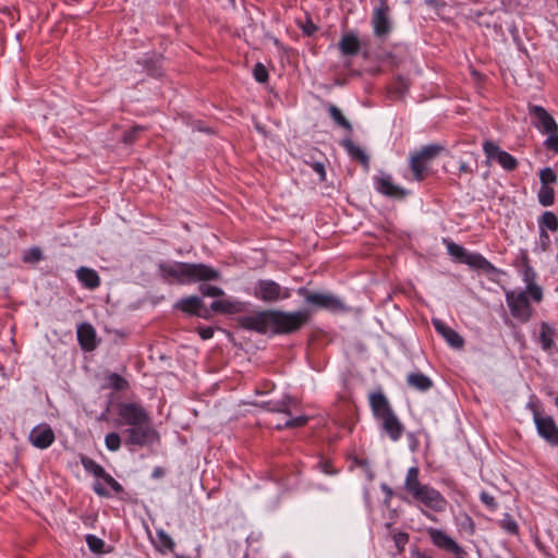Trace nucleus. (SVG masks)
I'll list each match as a JSON object with an SVG mask.
<instances>
[{"mask_svg": "<svg viewBox=\"0 0 558 558\" xmlns=\"http://www.w3.org/2000/svg\"><path fill=\"white\" fill-rule=\"evenodd\" d=\"M539 180L542 185L549 186L550 183H555L557 175L551 168H544L539 172Z\"/></svg>", "mask_w": 558, "mask_h": 558, "instance_id": "obj_42", "label": "nucleus"}, {"mask_svg": "<svg viewBox=\"0 0 558 558\" xmlns=\"http://www.w3.org/2000/svg\"><path fill=\"white\" fill-rule=\"evenodd\" d=\"M534 422L539 436L551 446H558V427L553 417L542 416L538 412H535Z\"/></svg>", "mask_w": 558, "mask_h": 558, "instance_id": "obj_11", "label": "nucleus"}, {"mask_svg": "<svg viewBox=\"0 0 558 558\" xmlns=\"http://www.w3.org/2000/svg\"><path fill=\"white\" fill-rule=\"evenodd\" d=\"M390 7L387 0H378V4L373 11L374 34L377 37H386L391 32V21L389 17Z\"/></svg>", "mask_w": 558, "mask_h": 558, "instance_id": "obj_8", "label": "nucleus"}, {"mask_svg": "<svg viewBox=\"0 0 558 558\" xmlns=\"http://www.w3.org/2000/svg\"><path fill=\"white\" fill-rule=\"evenodd\" d=\"M104 482L109 485L116 493H121L123 490V487L120 483H118L110 474L107 472L101 477Z\"/></svg>", "mask_w": 558, "mask_h": 558, "instance_id": "obj_46", "label": "nucleus"}, {"mask_svg": "<svg viewBox=\"0 0 558 558\" xmlns=\"http://www.w3.org/2000/svg\"><path fill=\"white\" fill-rule=\"evenodd\" d=\"M242 304L229 300H217L210 304V308L216 313L232 314L241 311Z\"/></svg>", "mask_w": 558, "mask_h": 558, "instance_id": "obj_26", "label": "nucleus"}, {"mask_svg": "<svg viewBox=\"0 0 558 558\" xmlns=\"http://www.w3.org/2000/svg\"><path fill=\"white\" fill-rule=\"evenodd\" d=\"M444 149L440 145H427L411 157L410 168L413 171L414 179L422 181L427 163L433 160Z\"/></svg>", "mask_w": 558, "mask_h": 558, "instance_id": "obj_6", "label": "nucleus"}, {"mask_svg": "<svg viewBox=\"0 0 558 558\" xmlns=\"http://www.w3.org/2000/svg\"><path fill=\"white\" fill-rule=\"evenodd\" d=\"M155 544H156L157 549L160 550V551H163L165 549L172 550L173 547H174V542L163 531H158L157 532V539H156Z\"/></svg>", "mask_w": 558, "mask_h": 558, "instance_id": "obj_36", "label": "nucleus"}, {"mask_svg": "<svg viewBox=\"0 0 558 558\" xmlns=\"http://www.w3.org/2000/svg\"><path fill=\"white\" fill-rule=\"evenodd\" d=\"M496 524L509 534L518 533V524L509 513H504V518H498Z\"/></svg>", "mask_w": 558, "mask_h": 558, "instance_id": "obj_35", "label": "nucleus"}, {"mask_svg": "<svg viewBox=\"0 0 558 558\" xmlns=\"http://www.w3.org/2000/svg\"><path fill=\"white\" fill-rule=\"evenodd\" d=\"M413 498L434 510H440L445 504L439 492L426 485L413 495Z\"/></svg>", "mask_w": 558, "mask_h": 558, "instance_id": "obj_12", "label": "nucleus"}, {"mask_svg": "<svg viewBox=\"0 0 558 558\" xmlns=\"http://www.w3.org/2000/svg\"><path fill=\"white\" fill-rule=\"evenodd\" d=\"M523 281L525 282L524 291H529L531 299L539 303L543 300V290L536 284V272L529 265H525L523 270Z\"/></svg>", "mask_w": 558, "mask_h": 558, "instance_id": "obj_20", "label": "nucleus"}, {"mask_svg": "<svg viewBox=\"0 0 558 558\" xmlns=\"http://www.w3.org/2000/svg\"><path fill=\"white\" fill-rule=\"evenodd\" d=\"M77 279L87 288L96 289L100 284V278L96 270L88 267H81L76 270Z\"/></svg>", "mask_w": 558, "mask_h": 558, "instance_id": "obj_23", "label": "nucleus"}, {"mask_svg": "<svg viewBox=\"0 0 558 558\" xmlns=\"http://www.w3.org/2000/svg\"><path fill=\"white\" fill-rule=\"evenodd\" d=\"M482 147H483L484 153L488 157V138L484 140Z\"/></svg>", "mask_w": 558, "mask_h": 558, "instance_id": "obj_57", "label": "nucleus"}, {"mask_svg": "<svg viewBox=\"0 0 558 558\" xmlns=\"http://www.w3.org/2000/svg\"><path fill=\"white\" fill-rule=\"evenodd\" d=\"M433 326L440 333L445 340L454 349H461L464 344L463 338L453 329L448 327L441 319L433 318Z\"/></svg>", "mask_w": 558, "mask_h": 558, "instance_id": "obj_18", "label": "nucleus"}, {"mask_svg": "<svg viewBox=\"0 0 558 558\" xmlns=\"http://www.w3.org/2000/svg\"><path fill=\"white\" fill-rule=\"evenodd\" d=\"M428 3L430 5H434L435 8H438L439 5H444L442 3H440L438 0H428Z\"/></svg>", "mask_w": 558, "mask_h": 558, "instance_id": "obj_59", "label": "nucleus"}, {"mask_svg": "<svg viewBox=\"0 0 558 558\" xmlns=\"http://www.w3.org/2000/svg\"><path fill=\"white\" fill-rule=\"evenodd\" d=\"M256 298L265 302H276L280 299H288L290 292L288 289H282L274 280H259L255 289Z\"/></svg>", "mask_w": 558, "mask_h": 558, "instance_id": "obj_9", "label": "nucleus"}, {"mask_svg": "<svg viewBox=\"0 0 558 558\" xmlns=\"http://www.w3.org/2000/svg\"><path fill=\"white\" fill-rule=\"evenodd\" d=\"M468 170H469L468 165H466V163H464V162H462V163L460 165V171H462V172H466Z\"/></svg>", "mask_w": 558, "mask_h": 558, "instance_id": "obj_61", "label": "nucleus"}, {"mask_svg": "<svg viewBox=\"0 0 558 558\" xmlns=\"http://www.w3.org/2000/svg\"><path fill=\"white\" fill-rule=\"evenodd\" d=\"M94 492L101 497H108L109 494L100 483L94 485Z\"/></svg>", "mask_w": 558, "mask_h": 558, "instance_id": "obj_53", "label": "nucleus"}, {"mask_svg": "<svg viewBox=\"0 0 558 558\" xmlns=\"http://www.w3.org/2000/svg\"><path fill=\"white\" fill-rule=\"evenodd\" d=\"M31 442L40 449L48 448L54 440V433L49 425H39L29 434Z\"/></svg>", "mask_w": 558, "mask_h": 558, "instance_id": "obj_15", "label": "nucleus"}, {"mask_svg": "<svg viewBox=\"0 0 558 558\" xmlns=\"http://www.w3.org/2000/svg\"><path fill=\"white\" fill-rule=\"evenodd\" d=\"M376 189L379 193L397 199L404 198L408 195V192L403 187L393 184L390 175L377 178Z\"/></svg>", "mask_w": 558, "mask_h": 558, "instance_id": "obj_16", "label": "nucleus"}, {"mask_svg": "<svg viewBox=\"0 0 558 558\" xmlns=\"http://www.w3.org/2000/svg\"><path fill=\"white\" fill-rule=\"evenodd\" d=\"M447 248L448 253L458 262L465 263L475 267L482 266V264L484 263L483 257H481L480 255L468 254L462 246L453 242H448Z\"/></svg>", "mask_w": 558, "mask_h": 558, "instance_id": "obj_19", "label": "nucleus"}, {"mask_svg": "<svg viewBox=\"0 0 558 558\" xmlns=\"http://www.w3.org/2000/svg\"><path fill=\"white\" fill-rule=\"evenodd\" d=\"M513 333H514L515 340L520 343L521 348H525V340H524V336L522 335V332L519 329H515Z\"/></svg>", "mask_w": 558, "mask_h": 558, "instance_id": "obj_55", "label": "nucleus"}, {"mask_svg": "<svg viewBox=\"0 0 558 558\" xmlns=\"http://www.w3.org/2000/svg\"><path fill=\"white\" fill-rule=\"evenodd\" d=\"M145 131V126L134 125L129 131H124L121 136V142L129 146L132 145L140 136L142 132Z\"/></svg>", "mask_w": 558, "mask_h": 558, "instance_id": "obj_34", "label": "nucleus"}, {"mask_svg": "<svg viewBox=\"0 0 558 558\" xmlns=\"http://www.w3.org/2000/svg\"><path fill=\"white\" fill-rule=\"evenodd\" d=\"M555 403L558 407V397L555 399Z\"/></svg>", "mask_w": 558, "mask_h": 558, "instance_id": "obj_64", "label": "nucleus"}, {"mask_svg": "<svg viewBox=\"0 0 558 558\" xmlns=\"http://www.w3.org/2000/svg\"><path fill=\"white\" fill-rule=\"evenodd\" d=\"M545 146L549 150L558 153V134L551 133L548 138L545 141Z\"/></svg>", "mask_w": 558, "mask_h": 558, "instance_id": "obj_49", "label": "nucleus"}, {"mask_svg": "<svg viewBox=\"0 0 558 558\" xmlns=\"http://www.w3.org/2000/svg\"><path fill=\"white\" fill-rule=\"evenodd\" d=\"M253 75L258 83H265L268 80V71L262 63L255 64Z\"/></svg>", "mask_w": 558, "mask_h": 558, "instance_id": "obj_44", "label": "nucleus"}, {"mask_svg": "<svg viewBox=\"0 0 558 558\" xmlns=\"http://www.w3.org/2000/svg\"><path fill=\"white\" fill-rule=\"evenodd\" d=\"M81 463L84 466L85 471L92 473L94 476L98 478H101L106 473L105 469L100 464H98L96 461L88 457L83 456L81 458Z\"/></svg>", "mask_w": 558, "mask_h": 558, "instance_id": "obj_31", "label": "nucleus"}, {"mask_svg": "<svg viewBox=\"0 0 558 558\" xmlns=\"http://www.w3.org/2000/svg\"><path fill=\"white\" fill-rule=\"evenodd\" d=\"M472 75L476 78H481V74L476 70H472Z\"/></svg>", "mask_w": 558, "mask_h": 558, "instance_id": "obj_62", "label": "nucleus"}, {"mask_svg": "<svg viewBox=\"0 0 558 558\" xmlns=\"http://www.w3.org/2000/svg\"><path fill=\"white\" fill-rule=\"evenodd\" d=\"M144 66L146 68L148 74L151 76L157 77L161 74L160 68H159V64L157 61L145 60Z\"/></svg>", "mask_w": 558, "mask_h": 558, "instance_id": "obj_45", "label": "nucleus"}, {"mask_svg": "<svg viewBox=\"0 0 558 558\" xmlns=\"http://www.w3.org/2000/svg\"><path fill=\"white\" fill-rule=\"evenodd\" d=\"M76 333L78 343L84 351L90 352L97 348L98 340L96 331L90 324L83 323L78 325Z\"/></svg>", "mask_w": 558, "mask_h": 558, "instance_id": "obj_14", "label": "nucleus"}, {"mask_svg": "<svg viewBox=\"0 0 558 558\" xmlns=\"http://www.w3.org/2000/svg\"><path fill=\"white\" fill-rule=\"evenodd\" d=\"M163 474H165L163 469H162V468H160V466H157V468H155V469H154V471H153V474H151V475H153V477H154V478H160V477H162V476H163Z\"/></svg>", "mask_w": 558, "mask_h": 558, "instance_id": "obj_56", "label": "nucleus"}, {"mask_svg": "<svg viewBox=\"0 0 558 558\" xmlns=\"http://www.w3.org/2000/svg\"><path fill=\"white\" fill-rule=\"evenodd\" d=\"M119 415L122 417L124 424L129 425L130 427L150 421V417L145 409L134 402L120 404Z\"/></svg>", "mask_w": 558, "mask_h": 558, "instance_id": "obj_10", "label": "nucleus"}, {"mask_svg": "<svg viewBox=\"0 0 558 558\" xmlns=\"http://www.w3.org/2000/svg\"><path fill=\"white\" fill-rule=\"evenodd\" d=\"M308 421L307 416H298L294 418L287 420L283 424L277 425L278 429L281 428H296L305 425Z\"/></svg>", "mask_w": 558, "mask_h": 558, "instance_id": "obj_40", "label": "nucleus"}, {"mask_svg": "<svg viewBox=\"0 0 558 558\" xmlns=\"http://www.w3.org/2000/svg\"><path fill=\"white\" fill-rule=\"evenodd\" d=\"M105 444L108 450L117 451L121 446V438L118 433H109L105 437Z\"/></svg>", "mask_w": 558, "mask_h": 558, "instance_id": "obj_39", "label": "nucleus"}, {"mask_svg": "<svg viewBox=\"0 0 558 558\" xmlns=\"http://www.w3.org/2000/svg\"><path fill=\"white\" fill-rule=\"evenodd\" d=\"M554 336L555 329L550 327L547 323L543 322L541 324V333H539V342L543 350L548 351L554 345Z\"/></svg>", "mask_w": 558, "mask_h": 558, "instance_id": "obj_30", "label": "nucleus"}, {"mask_svg": "<svg viewBox=\"0 0 558 558\" xmlns=\"http://www.w3.org/2000/svg\"><path fill=\"white\" fill-rule=\"evenodd\" d=\"M303 32L306 34V35H312L316 32L317 27L311 22L308 21L305 25H303Z\"/></svg>", "mask_w": 558, "mask_h": 558, "instance_id": "obj_54", "label": "nucleus"}, {"mask_svg": "<svg viewBox=\"0 0 558 558\" xmlns=\"http://www.w3.org/2000/svg\"><path fill=\"white\" fill-rule=\"evenodd\" d=\"M393 541H395V544H396L397 548L399 550H403L405 544L409 541V535L407 533L399 532V533L393 535Z\"/></svg>", "mask_w": 558, "mask_h": 558, "instance_id": "obj_47", "label": "nucleus"}, {"mask_svg": "<svg viewBox=\"0 0 558 558\" xmlns=\"http://www.w3.org/2000/svg\"><path fill=\"white\" fill-rule=\"evenodd\" d=\"M298 294L304 296L306 303L319 308L332 312H342L347 308L340 299L330 293L311 292L306 288H299Z\"/></svg>", "mask_w": 558, "mask_h": 558, "instance_id": "obj_5", "label": "nucleus"}, {"mask_svg": "<svg viewBox=\"0 0 558 558\" xmlns=\"http://www.w3.org/2000/svg\"><path fill=\"white\" fill-rule=\"evenodd\" d=\"M490 161L497 162L504 170L511 172L518 168V160L499 146L490 143Z\"/></svg>", "mask_w": 558, "mask_h": 558, "instance_id": "obj_17", "label": "nucleus"}, {"mask_svg": "<svg viewBox=\"0 0 558 558\" xmlns=\"http://www.w3.org/2000/svg\"><path fill=\"white\" fill-rule=\"evenodd\" d=\"M175 307L189 314L206 317L205 314L201 313L203 307L202 299L196 295L187 296L181 300L177 303Z\"/></svg>", "mask_w": 558, "mask_h": 558, "instance_id": "obj_22", "label": "nucleus"}, {"mask_svg": "<svg viewBox=\"0 0 558 558\" xmlns=\"http://www.w3.org/2000/svg\"><path fill=\"white\" fill-rule=\"evenodd\" d=\"M529 291H508L506 293L507 304L510 308L511 315L520 320L526 323L533 314V310L529 301Z\"/></svg>", "mask_w": 558, "mask_h": 558, "instance_id": "obj_4", "label": "nucleus"}, {"mask_svg": "<svg viewBox=\"0 0 558 558\" xmlns=\"http://www.w3.org/2000/svg\"><path fill=\"white\" fill-rule=\"evenodd\" d=\"M291 401V398L284 395L280 399L264 401L259 405L271 412H280L291 415L289 411V404Z\"/></svg>", "mask_w": 558, "mask_h": 558, "instance_id": "obj_24", "label": "nucleus"}, {"mask_svg": "<svg viewBox=\"0 0 558 558\" xmlns=\"http://www.w3.org/2000/svg\"><path fill=\"white\" fill-rule=\"evenodd\" d=\"M418 469L416 466H412L409 469L405 477L404 487L412 496L424 486L418 480Z\"/></svg>", "mask_w": 558, "mask_h": 558, "instance_id": "obj_28", "label": "nucleus"}, {"mask_svg": "<svg viewBox=\"0 0 558 558\" xmlns=\"http://www.w3.org/2000/svg\"><path fill=\"white\" fill-rule=\"evenodd\" d=\"M256 129L259 131V132H264L263 128L259 126V125H256Z\"/></svg>", "mask_w": 558, "mask_h": 558, "instance_id": "obj_63", "label": "nucleus"}, {"mask_svg": "<svg viewBox=\"0 0 558 558\" xmlns=\"http://www.w3.org/2000/svg\"><path fill=\"white\" fill-rule=\"evenodd\" d=\"M126 442L140 447L150 445L158 440V434L153 428L150 421L131 426L126 429Z\"/></svg>", "mask_w": 558, "mask_h": 558, "instance_id": "obj_7", "label": "nucleus"}, {"mask_svg": "<svg viewBox=\"0 0 558 558\" xmlns=\"http://www.w3.org/2000/svg\"><path fill=\"white\" fill-rule=\"evenodd\" d=\"M428 533L433 543L439 548L446 549L456 555H460L462 553V548L442 531L430 529Z\"/></svg>", "mask_w": 558, "mask_h": 558, "instance_id": "obj_21", "label": "nucleus"}, {"mask_svg": "<svg viewBox=\"0 0 558 558\" xmlns=\"http://www.w3.org/2000/svg\"><path fill=\"white\" fill-rule=\"evenodd\" d=\"M313 169L315 170V172H317L320 177V180L324 181L325 180V177H326V172H325V166L324 163L322 162H315L313 165Z\"/></svg>", "mask_w": 558, "mask_h": 558, "instance_id": "obj_52", "label": "nucleus"}, {"mask_svg": "<svg viewBox=\"0 0 558 558\" xmlns=\"http://www.w3.org/2000/svg\"><path fill=\"white\" fill-rule=\"evenodd\" d=\"M409 386L420 391H426L433 386V381L422 373H411L408 375Z\"/></svg>", "mask_w": 558, "mask_h": 558, "instance_id": "obj_27", "label": "nucleus"}, {"mask_svg": "<svg viewBox=\"0 0 558 558\" xmlns=\"http://www.w3.org/2000/svg\"><path fill=\"white\" fill-rule=\"evenodd\" d=\"M530 113L537 120L536 126L545 133H557L558 125L554 118L541 106H531Z\"/></svg>", "mask_w": 558, "mask_h": 558, "instance_id": "obj_13", "label": "nucleus"}, {"mask_svg": "<svg viewBox=\"0 0 558 558\" xmlns=\"http://www.w3.org/2000/svg\"><path fill=\"white\" fill-rule=\"evenodd\" d=\"M343 146L345 147L347 151L349 153V155L354 158V159H357L361 163H363L366 168L368 167V163H369V158L368 156L365 154V151L356 146L351 140L349 138H345L343 142H342Z\"/></svg>", "mask_w": 558, "mask_h": 558, "instance_id": "obj_29", "label": "nucleus"}, {"mask_svg": "<svg viewBox=\"0 0 558 558\" xmlns=\"http://www.w3.org/2000/svg\"><path fill=\"white\" fill-rule=\"evenodd\" d=\"M360 47V41L353 34H345L339 43V49L344 56H355Z\"/></svg>", "mask_w": 558, "mask_h": 558, "instance_id": "obj_25", "label": "nucleus"}, {"mask_svg": "<svg viewBox=\"0 0 558 558\" xmlns=\"http://www.w3.org/2000/svg\"><path fill=\"white\" fill-rule=\"evenodd\" d=\"M490 511L493 512V518H490V521L493 520L495 523L498 522V518H504L505 511H502L499 508V505L494 501V498L490 497Z\"/></svg>", "mask_w": 558, "mask_h": 558, "instance_id": "obj_48", "label": "nucleus"}, {"mask_svg": "<svg viewBox=\"0 0 558 558\" xmlns=\"http://www.w3.org/2000/svg\"><path fill=\"white\" fill-rule=\"evenodd\" d=\"M328 111H329L330 117L337 124L344 128L349 132L352 131L351 123L344 118L341 110L337 106L330 105L328 108Z\"/></svg>", "mask_w": 558, "mask_h": 558, "instance_id": "obj_32", "label": "nucleus"}, {"mask_svg": "<svg viewBox=\"0 0 558 558\" xmlns=\"http://www.w3.org/2000/svg\"><path fill=\"white\" fill-rule=\"evenodd\" d=\"M369 404L374 416L381 421V427L392 441L400 439L404 427L393 413L387 398L381 392L369 396Z\"/></svg>", "mask_w": 558, "mask_h": 558, "instance_id": "obj_3", "label": "nucleus"}, {"mask_svg": "<svg viewBox=\"0 0 558 558\" xmlns=\"http://www.w3.org/2000/svg\"><path fill=\"white\" fill-rule=\"evenodd\" d=\"M541 230L548 229L556 231L558 229V219L553 211H545L539 221Z\"/></svg>", "mask_w": 558, "mask_h": 558, "instance_id": "obj_33", "label": "nucleus"}, {"mask_svg": "<svg viewBox=\"0 0 558 558\" xmlns=\"http://www.w3.org/2000/svg\"><path fill=\"white\" fill-rule=\"evenodd\" d=\"M43 258V253L39 247H32L25 252L23 256V262L28 264H34L39 262Z\"/></svg>", "mask_w": 558, "mask_h": 558, "instance_id": "obj_41", "label": "nucleus"}, {"mask_svg": "<svg viewBox=\"0 0 558 558\" xmlns=\"http://www.w3.org/2000/svg\"><path fill=\"white\" fill-rule=\"evenodd\" d=\"M481 499L483 500L484 504L488 505V493L483 492L481 494Z\"/></svg>", "mask_w": 558, "mask_h": 558, "instance_id": "obj_58", "label": "nucleus"}, {"mask_svg": "<svg viewBox=\"0 0 558 558\" xmlns=\"http://www.w3.org/2000/svg\"><path fill=\"white\" fill-rule=\"evenodd\" d=\"M310 312L306 310L296 312H283L278 310H265L236 318L238 325L246 330L262 335H288L300 330L310 320Z\"/></svg>", "mask_w": 558, "mask_h": 558, "instance_id": "obj_1", "label": "nucleus"}, {"mask_svg": "<svg viewBox=\"0 0 558 558\" xmlns=\"http://www.w3.org/2000/svg\"><path fill=\"white\" fill-rule=\"evenodd\" d=\"M198 335L204 340L210 339L214 336V329L211 327H202L198 329Z\"/></svg>", "mask_w": 558, "mask_h": 558, "instance_id": "obj_51", "label": "nucleus"}, {"mask_svg": "<svg viewBox=\"0 0 558 558\" xmlns=\"http://www.w3.org/2000/svg\"><path fill=\"white\" fill-rule=\"evenodd\" d=\"M199 292L205 296H213V298L222 296L225 294L222 289H220L218 287H214V286H207V284H201Z\"/></svg>", "mask_w": 558, "mask_h": 558, "instance_id": "obj_43", "label": "nucleus"}, {"mask_svg": "<svg viewBox=\"0 0 558 558\" xmlns=\"http://www.w3.org/2000/svg\"><path fill=\"white\" fill-rule=\"evenodd\" d=\"M158 268L163 280L168 281L172 278L180 284L213 281L220 278V272L217 269L202 263H160Z\"/></svg>", "mask_w": 558, "mask_h": 558, "instance_id": "obj_2", "label": "nucleus"}, {"mask_svg": "<svg viewBox=\"0 0 558 558\" xmlns=\"http://www.w3.org/2000/svg\"><path fill=\"white\" fill-rule=\"evenodd\" d=\"M537 196H538V202L543 206H550V205H553L554 199H555L554 189L550 186L541 185Z\"/></svg>", "mask_w": 558, "mask_h": 558, "instance_id": "obj_37", "label": "nucleus"}, {"mask_svg": "<svg viewBox=\"0 0 558 558\" xmlns=\"http://www.w3.org/2000/svg\"><path fill=\"white\" fill-rule=\"evenodd\" d=\"M409 85L408 82L403 78H400L396 82V85L393 87V92L397 94L398 97H402L405 90L408 89Z\"/></svg>", "mask_w": 558, "mask_h": 558, "instance_id": "obj_50", "label": "nucleus"}, {"mask_svg": "<svg viewBox=\"0 0 558 558\" xmlns=\"http://www.w3.org/2000/svg\"><path fill=\"white\" fill-rule=\"evenodd\" d=\"M86 543L93 553H104L105 542L101 538L89 534L86 536Z\"/></svg>", "mask_w": 558, "mask_h": 558, "instance_id": "obj_38", "label": "nucleus"}, {"mask_svg": "<svg viewBox=\"0 0 558 558\" xmlns=\"http://www.w3.org/2000/svg\"><path fill=\"white\" fill-rule=\"evenodd\" d=\"M541 239H542L543 241L548 240V234L546 233V231H545V230H541Z\"/></svg>", "mask_w": 558, "mask_h": 558, "instance_id": "obj_60", "label": "nucleus"}]
</instances>
